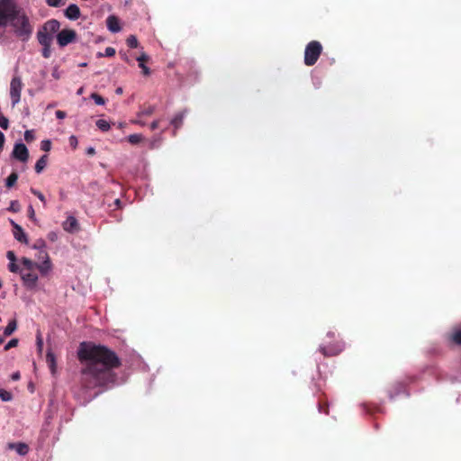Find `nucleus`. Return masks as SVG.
<instances>
[{
	"instance_id": "nucleus-1",
	"label": "nucleus",
	"mask_w": 461,
	"mask_h": 461,
	"mask_svg": "<svg viewBox=\"0 0 461 461\" xmlns=\"http://www.w3.org/2000/svg\"><path fill=\"white\" fill-rule=\"evenodd\" d=\"M84 366L81 384L86 389L110 386L115 384L113 368L119 366L116 354L108 348L92 342H82L77 351Z\"/></svg>"
},
{
	"instance_id": "nucleus-2",
	"label": "nucleus",
	"mask_w": 461,
	"mask_h": 461,
	"mask_svg": "<svg viewBox=\"0 0 461 461\" xmlns=\"http://www.w3.org/2000/svg\"><path fill=\"white\" fill-rule=\"evenodd\" d=\"M8 25L13 27L16 36L23 41H27L32 32V28L28 17L20 10L17 12Z\"/></svg>"
},
{
	"instance_id": "nucleus-3",
	"label": "nucleus",
	"mask_w": 461,
	"mask_h": 461,
	"mask_svg": "<svg viewBox=\"0 0 461 461\" xmlns=\"http://www.w3.org/2000/svg\"><path fill=\"white\" fill-rule=\"evenodd\" d=\"M18 11L14 0H0V36Z\"/></svg>"
},
{
	"instance_id": "nucleus-4",
	"label": "nucleus",
	"mask_w": 461,
	"mask_h": 461,
	"mask_svg": "<svg viewBox=\"0 0 461 461\" xmlns=\"http://www.w3.org/2000/svg\"><path fill=\"white\" fill-rule=\"evenodd\" d=\"M322 51L321 44L317 41L309 42L304 50V63L307 66H312L318 60Z\"/></svg>"
},
{
	"instance_id": "nucleus-5",
	"label": "nucleus",
	"mask_w": 461,
	"mask_h": 461,
	"mask_svg": "<svg viewBox=\"0 0 461 461\" xmlns=\"http://www.w3.org/2000/svg\"><path fill=\"white\" fill-rule=\"evenodd\" d=\"M23 83L19 77H14L10 83V97L12 105H16L21 100Z\"/></svg>"
},
{
	"instance_id": "nucleus-6",
	"label": "nucleus",
	"mask_w": 461,
	"mask_h": 461,
	"mask_svg": "<svg viewBox=\"0 0 461 461\" xmlns=\"http://www.w3.org/2000/svg\"><path fill=\"white\" fill-rule=\"evenodd\" d=\"M25 287L28 289H34L37 286L38 275L33 271L18 270L17 272Z\"/></svg>"
},
{
	"instance_id": "nucleus-7",
	"label": "nucleus",
	"mask_w": 461,
	"mask_h": 461,
	"mask_svg": "<svg viewBox=\"0 0 461 461\" xmlns=\"http://www.w3.org/2000/svg\"><path fill=\"white\" fill-rule=\"evenodd\" d=\"M344 343L336 341L334 344L325 342L320 346V350L324 356H335L344 349Z\"/></svg>"
},
{
	"instance_id": "nucleus-8",
	"label": "nucleus",
	"mask_w": 461,
	"mask_h": 461,
	"mask_svg": "<svg viewBox=\"0 0 461 461\" xmlns=\"http://www.w3.org/2000/svg\"><path fill=\"white\" fill-rule=\"evenodd\" d=\"M77 33L70 29H65L59 32L57 35V41L60 47H65L76 40Z\"/></svg>"
},
{
	"instance_id": "nucleus-9",
	"label": "nucleus",
	"mask_w": 461,
	"mask_h": 461,
	"mask_svg": "<svg viewBox=\"0 0 461 461\" xmlns=\"http://www.w3.org/2000/svg\"><path fill=\"white\" fill-rule=\"evenodd\" d=\"M13 156L22 162H26L29 157L28 149L23 143H16L14 147Z\"/></svg>"
},
{
	"instance_id": "nucleus-10",
	"label": "nucleus",
	"mask_w": 461,
	"mask_h": 461,
	"mask_svg": "<svg viewBox=\"0 0 461 461\" xmlns=\"http://www.w3.org/2000/svg\"><path fill=\"white\" fill-rule=\"evenodd\" d=\"M62 227L65 231L69 233H74L79 230L78 221L72 215L67 217L66 221H64L62 223Z\"/></svg>"
},
{
	"instance_id": "nucleus-11",
	"label": "nucleus",
	"mask_w": 461,
	"mask_h": 461,
	"mask_svg": "<svg viewBox=\"0 0 461 461\" xmlns=\"http://www.w3.org/2000/svg\"><path fill=\"white\" fill-rule=\"evenodd\" d=\"M36 268L39 269L42 276L48 275L52 270V264L48 253H44L42 256V262L37 264Z\"/></svg>"
},
{
	"instance_id": "nucleus-12",
	"label": "nucleus",
	"mask_w": 461,
	"mask_h": 461,
	"mask_svg": "<svg viewBox=\"0 0 461 461\" xmlns=\"http://www.w3.org/2000/svg\"><path fill=\"white\" fill-rule=\"evenodd\" d=\"M106 25L110 32L116 33L121 32L122 27L119 19L114 15H110L106 19Z\"/></svg>"
},
{
	"instance_id": "nucleus-13",
	"label": "nucleus",
	"mask_w": 461,
	"mask_h": 461,
	"mask_svg": "<svg viewBox=\"0 0 461 461\" xmlns=\"http://www.w3.org/2000/svg\"><path fill=\"white\" fill-rule=\"evenodd\" d=\"M12 224L14 226V237L15 240H17L20 242L28 243V238L26 233L23 231V228L15 223L14 221H12Z\"/></svg>"
},
{
	"instance_id": "nucleus-14",
	"label": "nucleus",
	"mask_w": 461,
	"mask_h": 461,
	"mask_svg": "<svg viewBox=\"0 0 461 461\" xmlns=\"http://www.w3.org/2000/svg\"><path fill=\"white\" fill-rule=\"evenodd\" d=\"M65 16L72 21L77 20L80 17L79 7L75 4L69 5L65 10Z\"/></svg>"
},
{
	"instance_id": "nucleus-15",
	"label": "nucleus",
	"mask_w": 461,
	"mask_h": 461,
	"mask_svg": "<svg viewBox=\"0 0 461 461\" xmlns=\"http://www.w3.org/2000/svg\"><path fill=\"white\" fill-rule=\"evenodd\" d=\"M37 38L41 45L43 47H50L52 42V35L41 29L37 33Z\"/></svg>"
},
{
	"instance_id": "nucleus-16",
	"label": "nucleus",
	"mask_w": 461,
	"mask_h": 461,
	"mask_svg": "<svg viewBox=\"0 0 461 461\" xmlns=\"http://www.w3.org/2000/svg\"><path fill=\"white\" fill-rule=\"evenodd\" d=\"M6 258L9 260V263H8L9 271L12 273L18 272V270L20 268V265L16 263V257H15V254L14 253V251H11V250L8 251L6 253Z\"/></svg>"
},
{
	"instance_id": "nucleus-17",
	"label": "nucleus",
	"mask_w": 461,
	"mask_h": 461,
	"mask_svg": "<svg viewBox=\"0 0 461 461\" xmlns=\"http://www.w3.org/2000/svg\"><path fill=\"white\" fill-rule=\"evenodd\" d=\"M60 28V23L59 21L52 19L45 23L42 29H44L46 32H48L50 34L56 33L59 32Z\"/></svg>"
},
{
	"instance_id": "nucleus-18",
	"label": "nucleus",
	"mask_w": 461,
	"mask_h": 461,
	"mask_svg": "<svg viewBox=\"0 0 461 461\" xmlns=\"http://www.w3.org/2000/svg\"><path fill=\"white\" fill-rule=\"evenodd\" d=\"M8 447L15 450L20 456H25L29 452V447L25 443H10Z\"/></svg>"
},
{
	"instance_id": "nucleus-19",
	"label": "nucleus",
	"mask_w": 461,
	"mask_h": 461,
	"mask_svg": "<svg viewBox=\"0 0 461 461\" xmlns=\"http://www.w3.org/2000/svg\"><path fill=\"white\" fill-rule=\"evenodd\" d=\"M136 59L139 62V67L142 69V73L145 76H149L150 74V70L145 65V61H148L149 59V57L145 52H141L140 55L138 56Z\"/></svg>"
},
{
	"instance_id": "nucleus-20",
	"label": "nucleus",
	"mask_w": 461,
	"mask_h": 461,
	"mask_svg": "<svg viewBox=\"0 0 461 461\" xmlns=\"http://www.w3.org/2000/svg\"><path fill=\"white\" fill-rule=\"evenodd\" d=\"M20 270L33 271L36 269L37 263L33 262L30 258H22L20 259Z\"/></svg>"
},
{
	"instance_id": "nucleus-21",
	"label": "nucleus",
	"mask_w": 461,
	"mask_h": 461,
	"mask_svg": "<svg viewBox=\"0 0 461 461\" xmlns=\"http://www.w3.org/2000/svg\"><path fill=\"white\" fill-rule=\"evenodd\" d=\"M185 115L186 111H182L174 116V118L171 120V124L175 127V129H178L182 125Z\"/></svg>"
},
{
	"instance_id": "nucleus-22",
	"label": "nucleus",
	"mask_w": 461,
	"mask_h": 461,
	"mask_svg": "<svg viewBox=\"0 0 461 461\" xmlns=\"http://www.w3.org/2000/svg\"><path fill=\"white\" fill-rule=\"evenodd\" d=\"M46 359L51 373L54 374L56 370V358L54 354L51 351H48Z\"/></svg>"
},
{
	"instance_id": "nucleus-23",
	"label": "nucleus",
	"mask_w": 461,
	"mask_h": 461,
	"mask_svg": "<svg viewBox=\"0 0 461 461\" xmlns=\"http://www.w3.org/2000/svg\"><path fill=\"white\" fill-rule=\"evenodd\" d=\"M46 165H47V156L43 155L36 162V164H35V171L37 173H41L45 168Z\"/></svg>"
},
{
	"instance_id": "nucleus-24",
	"label": "nucleus",
	"mask_w": 461,
	"mask_h": 461,
	"mask_svg": "<svg viewBox=\"0 0 461 461\" xmlns=\"http://www.w3.org/2000/svg\"><path fill=\"white\" fill-rule=\"evenodd\" d=\"M32 249H37L39 251L41 250V254H42V256L44 255V253H47L46 243L43 240H37L35 244L32 245Z\"/></svg>"
},
{
	"instance_id": "nucleus-25",
	"label": "nucleus",
	"mask_w": 461,
	"mask_h": 461,
	"mask_svg": "<svg viewBox=\"0 0 461 461\" xmlns=\"http://www.w3.org/2000/svg\"><path fill=\"white\" fill-rule=\"evenodd\" d=\"M95 124L98 127V129L101 130L102 131H108L111 128L110 123L103 119L97 120Z\"/></svg>"
},
{
	"instance_id": "nucleus-26",
	"label": "nucleus",
	"mask_w": 461,
	"mask_h": 461,
	"mask_svg": "<svg viewBox=\"0 0 461 461\" xmlns=\"http://www.w3.org/2000/svg\"><path fill=\"white\" fill-rule=\"evenodd\" d=\"M16 328H17V326H16L15 321H11L5 327V329L4 330V334L5 336H10L11 334H13L15 331Z\"/></svg>"
},
{
	"instance_id": "nucleus-27",
	"label": "nucleus",
	"mask_w": 461,
	"mask_h": 461,
	"mask_svg": "<svg viewBox=\"0 0 461 461\" xmlns=\"http://www.w3.org/2000/svg\"><path fill=\"white\" fill-rule=\"evenodd\" d=\"M17 179H18L17 174L12 173L6 179V186L9 188L13 187L15 185Z\"/></svg>"
},
{
	"instance_id": "nucleus-28",
	"label": "nucleus",
	"mask_w": 461,
	"mask_h": 461,
	"mask_svg": "<svg viewBox=\"0 0 461 461\" xmlns=\"http://www.w3.org/2000/svg\"><path fill=\"white\" fill-rule=\"evenodd\" d=\"M142 135L141 134H131L128 136V140L131 144H137L142 140Z\"/></svg>"
},
{
	"instance_id": "nucleus-29",
	"label": "nucleus",
	"mask_w": 461,
	"mask_h": 461,
	"mask_svg": "<svg viewBox=\"0 0 461 461\" xmlns=\"http://www.w3.org/2000/svg\"><path fill=\"white\" fill-rule=\"evenodd\" d=\"M451 339L456 344H461V329H456L452 332Z\"/></svg>"
},
{
	"instance_id": "nucleus-30",
	"label": "nucleus",
	"mask_w": 461,
	"mask_h": 461,
	"mask_svg": "<svg viewBox=\"0 0 461 461\" xmlns=\"http://www.w3.org/2000/svg\"><path fill=\"white\" fill-rule=\"evenodd\" d=\"M0 399L3 402H9L12 400V394L6 390L0 389Z\"/></svg>"
},
{
	"instance_id": "nucleus-31",
	"label": "nucleus",
	"mask_w": 461,
	"mask_h": 461,
	"mask_svg": "<svg viewBox=\"0 0 461 461\" xmlns=\"http://www.w3.org/2000/svg\"><path fill=\"white\" fill-rule=\"evenodd\" d=\"M127 45L130 48H137L139 45L138 40L134 35H131L127 39Z\"/></svg>"
},
{
	"instance_id": "nucleus-32",
	"label": "nucleus",
	"mask_w": 461,
	"mask_h": 461,
	"mask_svg": "<svg viewBox=\"0 0 461 461\" xmlns=\"http://www.w3.org/2000/svg\"><path fill=\"white\" fill-rule=\"evenodd\" d=\"M31 192L38 197V199L43 203V206H46V200H45V197L43 195V194L41 192H40L39 190L37 189H34V188H32L31 189Z\"/></svg>"
},
{
	"instance_id": "nucleus-33",
	"label": "nucleus",
	"mask_w": 461,
	"mask_h": 461,
	"mask_svg": "<svg viewBox=\"0 0 461 461\" xmlns=\"http://www.w3.org/2000/svg\"><path fill=\"white\" fill-rule=\"evenodd\" d=\"M67 0H47V4L52 7H59L64 5Z\"/></svg>"
},
{
	"instance_id": "nucleus-34",
	"label": "nucleus",
	"mask_w": 461,
	"mask_h": 461,
	"mask_svg": "<svg viewBox=\"0 0 461 461\" xmlns=\"http://www.w3.org/2000/svg\"><path fill=\"white\" fill-rule=\"evenodd\" d=\"M115 54V50L112 47H107L105 50H104V53H101L99 52L97 54L98 57H103V56H106V57H113L114 56Z\"/></svg>"
},
{
	"instance_id": "nucleus-35",
	"label": "nucleus",
	"mask_w": 461,
	"mask_h": 461,
	"mask_svg": "<svg viewBox=\"0 0 461 461\" xmlns=\"http://www.w3.org/2000/svg\"><path fill=\"white\" fill-rule=\"evenodd\" d=\"M91 98H92V99L95 101V103L96 104H98V105H104V104H105L104 99L101 95H97V94H95V93H93V94L91 95Z\"/></svg>"
},
{
	"instance_id": "nucleus-36",
	"label": "nucleus",
	"mask_w": 461,
	"mask_h": 461,
	"mask_svg": "<svg viewBox=\"0 0 461 461\" xmlns=\"http://www.w3.org/2000/svg\"><path fill=\"white\" fill-rule=\"evenodd\" d=\"M18 344V339H12L5 346V350H8L10 349L11 348H14L16 347Z\"/></svg>"
},
{
	"instance_id": "nucleus-37",
	"label": "nucleus",
	"mask_w": 461,
	"mask_h": 461,
	"mask_svg": "<svg viewBox=\"0 0 461 461\" xmlns=\"http://www.w3.org/2000/svg\"><path fill=\"white\" fill-rule=\"evenodd\" d=\"M50 147H51V143L50 140H45L41 141V148L42 150L49 151L50 149Z\"/></svg>"
},
{
	"instance_id": "nucleus-38",
	"label": "nucleus",
	"mask_w": 461,
	"mask_h": 461,
	"mask_svg": "<svg viewBox=\"0 0 461 461\" xmlns=\"http://www.w3.org/2000/svg\"><path fill=\"white\" fill-rule=\"evenodd\" d=\"M154 111H155V108L153 106H150L147 109L142 110L140 113V114L144 115V116H149V115L152 114L154 113Z\"/></svg>"
},
{
	"instance_id": "nucleus-39",
	"label": "nucleus",
	"mask_w": 461,
	"mask_h": 461,
	"mask_svg": "<svg viewBox=\"0 0 461 461\" xmlns=\"http://www.w3.org/2000/svg\"><path fill=\"white\" fill-rule=\"evenodd\" d=\"M24 139L26 141H32L34 139V134L32 131H26L24 132Z\"/></svg>"
},
{
	"instance_id": "nucleus-40",
	"label": "nucleus",
	"mask_w": 461,
	"mask_h": 461,
	"mask_svg": "<svg viewBox=\"0 0 461 461\" xmlns=\"http://www.w3.org/2000/svg\"><path fill=\"white\" fill-rule=\"evenodd\" d=\"M69 144L73 149H76L77 147L78 140L75 135H71L69 137Z\"/></svg>"
},
{
	"instance_id": "nucleus-41",
	"label": "nucleus",
	"mask_w": 461,
	"mask_h": 461,
	"mask_svg": "<svg viewBox=\"0 0 461 461\" xmlns=\"http://www.w3.org/2000/svg\"><path fill=\"white\" fill-rule=\"evenodd\" d=\"M0 127L5 130L8 128V120L5 117L0 118Z\"/></svg>"
},
{
	"instance_id": "nucleus-42",
	"label": "nucleus",
	"mask_w": 461,
	"mask_h": 461,
	"mask_svg": "<svg viewBox=\"0 0 461 461\" xmlns=\"http://www.w3.org/2000/svg\"><path fill=\"white\" fill-rule=\"evenodd\" d=\"M9 210L13 212H17L19 210V203L17 201H12L10 204Z\"/></svg>"
},
{
	"instance_id": "nucleus-43",
	"label": "nucleus",
	"mask_w": 461,
	"mask_h": 461,
	"mask_svg": "<svg viewBox=\"0 0 461 461\" xmlns=\"http://www.w3.org/2000/svg\"><path fill=\"white\" fill-rule=\"evenodd\" d=\"M28 213H29V217L32 220V221H36V217H35V211L33 209V207L32 205L29 206L28 208Z\"/></svg>"
},
{
	"instance_id": "nucleus-44",
	"label": "nucleus",
	"mask_w": 461,
	"mask_h": 461,
	"mask_svg": "<svg viewBox=\"0 0 461 461\" xmlns=\"http://www.w3.org/2000/svg\"><path fill=\"white\" fill-rule=\"evenodd\" d=\"M55 114H56V117H57L58 119H60V120H62V119H64V118L66 117V113H65V112H63V111H60V110H58V111L55 113Z\"/></svg>"
},
{
	"instance_id": "nucleus-45",
	"label": "nucleus",
	"mask_w": 461,
	"mask_h": 461,
	"mask_svg": "<svg viewBox=\"0 0 461 461\" xmlns=\"http://www.w3.org/2000/svg\"><path fill=\"white\" fill-rule=\"evenodd\" d=\"M5 142V135L0 131V150L2 149Z\"/></svg>"
},
{
	"instance_id": "nucleus-46",
	"label": "nucleus",
	"mask_w": 461,
	"mask_h": 461,
	"mask_svg": "<svg viewBox=\"0 0 461 461\" xmlns=\"http://www.w3.org/2000/svg\"><path fill=\"white\" fill-rule=\"evenodd\" d=\"M43 56L45 58H49L50 56V47H44V50H43Z\"/></svg>"
},
{
	"instance_id": "nucleus-47",
	"label": "nucleus",
	"mask_w": 461,
	"mask_h": 461,
	"mask_svg": "<svg viewBox=\"0 0 461 461\" xmlns=\"http://www.w3.org/2000/svg\"><path fill=\"white\" fill-rule=\"evenodd\" d=\"M158 127V121H154V122H151V124H150V129L151 130H156Z\"/></svg>"
},
{
	"instance_id": "nucleus-48",
	"label": "nucleus",
	"mask_w": 461,
	"mask_h": 461,
	"mask_svg": "<svg viewBox=\"0 0 461 461\" xmlns=\"http://www.w3.org/2000/svg\"><path fill=\"white\" fill-rule=\"evenodd\" d=\"M12 379H13V380H18V379H20V374H19V372L14 373V374L12 375Z\"/></svg>"
},
{
	"instance_id": "nucleus-49",
	"label": "nucleus",
	"mask_w": 461,
	"mask_h": 461,
	"mask_svg": "<svg viewBox=\"0 0 461 461\" xmlns=\"http://www.w3.org/2000/svg\"><path fill=\"white\" fill-rule=\"evenodd\" d=\"M327 339H333L335 337V334L331 331L327 333Z\"/></svg>"
},
{
	"instance_id": "nucleus-50",
	"label": "nucleus",
	"mask_w": 461,
	"mask_h": 461,
	"mask_svg": "<svg viewBox=\"0 0 461 461\" xmlns=\"http://www.w3.org/2000/svg\"><path fill=\"white\" fill-rule=\"evenodd\" d=\"M87 153L90 154V155H93L95 154V149L90 147L87 149Z\"/></svg>"
},
{
	"instance_id": "nucleus-51",
	"label": "nucleus",
	"mask_w": 461,
	"mask_h": 461,
	"mask_svg": "<svg viewBox=\"0 0 461 461\" xmlns=\"http://www.w3.org/2000/svg\"><path fill=\"white\" fill-rule=\"evenodd\" d=\"M121 203H121V200H120V199H116V200L114 201V204H115L117 207H121Z\"/></svg>"
},
{
	"instance_id": "nucleus-52",
	"label": "nucleus",
	"mask_w": 461,
	"mask_h": 461,
	"mask_svg": "<svg viewBox=\"0 0 461 461\" xmlns=\"http://www.w3.org/2000/svg\"><path fill=\"white\" fill-rule=\"evenodd\" d=\"M115 93H116L117 95H121V94H122V87H118V88L115 90Z\"/></svg>"
},
{
	"instance_id": "nucleus-53",
	"label": "nucleus",
	"mask_w": 461,
	"mask_h": 461,
	"mask_svg": "<svg viewBox=\"0 0 461 461\" xmlns=\"http://www.w3.org/2000/svg\"><path fill=\"white\" fill-rule=\"evenodd\" d=\"M84 92V88L83 87H80L77 91V95H82Z\"/></svg>"
},
{
	"instance_id": "nucleus-54",
	"label": "nucleus",
	"mask_w": 461,
	"mask_h": 461,
	"mask_svg": "<svg viewBox=\"0 0 461 461\" xmlns=\"http://www.w3.org/2000/svg\"><path fill=\"white\" fill-rule=\"evenodd\" d=\"M37 258H38L39 260H42V254H41V250L39 251V254H38V256H37Z\"/></svg>"
},
{
	"instance_id": "nucleus-55",
	"label": "nucleus",
	"mask_w": 461,
	"mask_h": 461,
	"mask_svg": "<svg viewBox=\"0 0 461 461\" xmlns=\"http://www.w3.org/2000/svg\"><path fill=\"white\" fill-rule=\"evenodd\" d=\"M52 76H53L55 78H59V74H58L56 71H54V72L52 73Z\"/></svg>"
},
{
	"instance_id": "nucleus-56",
	"label": "nucleus",
	"mask_w": 461,
	"mask_h": 461,
	"mask_svg": "<svg viewBox=\"0 0 461 461\" xmlns=\"http://www.w3.org/2000/svg\"><path fill=\"white\" fill-rule=\"evenodd\" d=\"M50 238L51 240H54L56 238V234H50Z\"/></svg>"
},
{
	"instance_id": "nucleus-57",
	"label": "nucleus",
	"mask_w": 461,
	"mask_h": 461,
	"mask_svg": "<svg viewBox=\"0 0 461 461\" xmlns=\"http://www.w3.org/2000/svg\"><path fill=\"white\" fill-rule=\"evenodd\" d=\"M38 345H39V347H40V348H41V346H42V341H41V339H38Z\"/></svg>"
},
{
	"instance_id": "nucleus-58",
	"label": "nucleus",
	"mask_w": 461,
	"mask_h": 461,
	"mask_svg": "<svg viewBox=\"0 0 461 461\" xmlns=\"http://www.w3.org/2000/svg\"><path fill=\"white\" fill-rule=\"evenodd\" d=\"M118 126H119V128H123L124 127V123L123 122H120Z\"/></svg>"
},
{
	"instance_id": "nucleus-59",
	"label": "nucleus",
	"mask_w": 461,
	"mask_h": 461,
	"mask_svg": "<svg viewBox=\"0 0 461 461\" xmlns=\"http://www.w3.org/2000/svg\"><path fill=\"white\" fill-rule=\"evenodd\" d=\"M80 67H86V62H83L79 65Z\"/></svg>"
},
{
	"instance_id": "nucleus-60",
	"label": "nucleus",
	"mask_w": 461,
	"mask_h": 461,
	"mask_svg": "<svg viewBox=\"0 0 461 461\" xmlns=\"http://www.w3.org/2000/svg\"><path fill=\"white\" fill-rule=\"evenodd\" d=\"M4 342V339L0 338V345Z\"/></svg>"
},
{
	"instance_id": "nucleus-61",
	"label": "nucleus",
	"mask_w": 461,
	"mask_h": 461,
	"mask_svg": "<svg viewBox=\"0 0 461 461\" xmlns=\"http://www.w3.org/2000/svg\"><path fill=\"white\" fill-rule=\"evenodd\" d=\"M138 123L144 125L143 122H138Z\"/></svg>"
}]
</instances>
